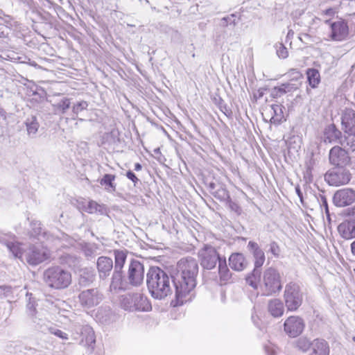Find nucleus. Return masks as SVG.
<instances>
[{"instance_id":"nucleus-32","label":"nucleus","mask_w":355,"mask_h":355,"mask_svg":"<svg viewBox=\"0 0 355 355\" xmlns=\"http://www.w3.org/2000/svg\"><path fill=\"white\" fill-rule=\"evenodd\" d=\"M32 322L35 324V327L44 334H47L49 326L51 324L49 320L40 318L39 315L33 316Z\"/></svg>"},{"instance_id":"nucleus-6","label":"nucleus","mask_w":355,"mask_h":355,"mask_svg":"<svg viewBox=\"0 0 355 355\" xmlns=\"http://www.w3.org/2000/svg\"><path fill=\"white\" fill-rule=\"evenodd\" d=\"M303 297V292L298 284L289 282L285 286L284 300L288 311L297 310L302 304Z\"/></svg>"},{"instance_id":"nucleus-11","label":"nucleus","mask_w":355,"mask_h":355,"mask_svg":"<svg viewBox=\"0 0 355 355\" xmlns=\"http://www.w3.org/2000/svg\"><path fill=\"white\" fill-rule=\"evenodd\" d=\"M324 139L325 142L336 143L345 148H349L355 150L354 147L351 146L346 135L343 133L336 128L334 124L327 125L324 131Z\"/></svg>"},{"instance_id":"nucleus-58","label":"nucleus","mask_w":355,"mask_h":355,"mask_svg":"<svg viewBox=\"0 0 355 355\" xmlns=\"http://www.w3.org/2000/svg\"><path fill=\"white\" fill-rule=\"evenodd\" d=\"M141 168H142V166H141V165L139 163H136L135 164V170L136 171H140L141 169Z\"/></svg>"},{"instance_id":"nucleus-38","label":"nucleus","mask_w":355,"mask_h":355,"mask_svg":"<svg viewBox=\"0 0 355 355\" xmlns=\"http://www.w3.org/2000/svg\"><path fill=\"white\" fill-rule=\"evenodd\" d=\"M212 195L221 201H227L230 198L229 192L223 186H219Z\"/></svg>"},{"instance_id":"nucleus-44","label":"nucleus","mask_w":355,"mask_h":355,"mask_svg":"<svg viewBox=\"0 0 355 355\" xmlns=\"http://www.w3.org/2000/svg\"><path fill=\"white\" fill-rule=\"evenodd\" d=\"M227 205L229 209L235 212L237 215H240L241 214L242 209L240 206L236 202L232 201L231 198H229L227 200Z\"/></svg>"},{"instance_id":"nucleus-41","label":"nucleus","mask_w":355,"mask_h":355,"mask_svg":"<svg viewBox=\"0 0 355 355\" xmlns=\"http://www.w3.org/2000/svg\"><path fill=\"white\" fill-rule=\"evenodd\" d=\"M277 55L279 58H286L288 55V51L282 43L277 44L276 46Z\"/></svg>"},{"instance_id":"nucleus-7","label":"nucleus","mask_w":355,"mask_h":355,"mask_svg":"<svg viewBox=\"0 0 355 355\" xmlns=\"http://www.w3.org/2000/svg\"><path fill=\"white\" fill-rule=\"evenodd\" d=\"M121 306L124 310L128 311H148L152 308L148 298L139 293L123 296Z\"/></svg>"},{"instance_id":"nucleus-13","label":"nucleus","mask_w":355,"mask_h":355,"mask_svg":"<svg viewBox=\"0 0 355 355\" xmlns=\"http://www.w3.org/2000/svg\"><path fill=\"white\" fill-rule=\"evenodd\" d=\"M198 254L202 267L207 270L213 269L217 262L219 263V260L223 259L212 246H205L199 251Z\"/></svg>"},{"instance_id":"nucleus-10","label":"nucleus","mask_w":355,"mask_h":355,"mask_svg":"<svg viewBox=\"0 0 355 355\" xmlns=\"http://www.w3.org/2000/svg\"><path fill=\"white\" fill-rule=\"evenodd\" d=\"M342 129L355 149V111L352 109H346L341 117Z\"/></svg>"},{"instance_id":"nucleus-19","label":"nucleus","mask_w":355,"mask_h":355,"mask_svg":"<svg viewBox=\"0 0 355 355\" xmlns=\"http://www.w3.org/2000/svg\"><path fill=\"white\" fill-rule=\"evenodd\" d=\"M114 265L111 258L101 256L98 258L96 268L100 279H106L110 275L112 270H114Z\"/></svg>"},{"instance_id":"nucleus-52","label":"nucleus","mask_w":355,"mask_h":355,"mask_svg":"<svg viewBox=\"0 0 355 355\" xmlns=\"http://www.w3.org/2000/svg\"><path fill=\"white\" fill-rule=\"evenodd\" d=\"M266 352L268 355H277V350L271 345H267L265 347Z\"/></svg>"},{"instance_id":"nucleus-22","label":"nucleus","mask_w":355,"mask_h":355,"mask_svg":"<svg viewBox=\"0 0 355 355\" xmlns=\"http://www.w3.org/2000/svg\"><path fill=\"white\" fill-rule=\"evenodd\" d=\"M248 264L244 255L241 253H233L229 258V265L234 270L242 271Z\"/></svg>"},{"instance_id":"nucleus-9","label":"nucleus","mask_w":355,"mask_h":355,"mask_svg":"<svg viewBox=\"0 0 355 355\" xmlns=\"http://www.w3.org/2000/svg\"><path fill=\"white\" fill-rule=\"evenodd\" d=\"M352 175L345 167H334L327 171L324 175L325 181L331 186L338 187L347 184Z\"/></svg>"},{"instance_id":"nucleus-14","label":"nucleus","mask_w":355,"mask_h":355,"mask_svg":"<svg viewBox=\"0 0 355 355\" xmlns=\"http://www.w3.org/2000/svg\"><path fill=\"white\" fill-rule=\"evenodd\" d=\"M78 297L83 306L91 308L102 301L103 294L97 288H91L82 291Z\"/></svg>"},{"instance_id":"nucleus-2","label":"nucleus","mask_w":355,"mask_h":355,"mask_svg":"<svg viewBox=\"0 0 355 355\" xmlns=\"http://www.w3.org/2000/svg\"><path fill=\"white\" fill-rule=\"evenodd\" d=\"M171 279L173 277L160 268L150 267L146 274V284L151 296L157 300H162L171 295Z\"/></svg>"},{"instance_id":"nucleus-3","label":"nucleus","mask_w":355,"mask_h":355,"mask_svg":"<svg viewBox=\"0 0 355 355\" xmlns=\"http://www.w3.org/2000/svg\"><path fill=\"white\" fill-rule=\"evenodd\" d=\"M44 284L55 290L67 288L71 283V272L59 266H53L46 268L42 276Z\"/></svg>"},{"instance_id":"nucleus-8","label":"nucleus","mask_w":355,"mask_h":355,"mask_svg":"<svg viewBox=\"0 0 355 355\" xmlns=\"http://www.w3.org/2000/svg\"><path fill=\"white\" fill-rule=\"evenodd\" d=\"M49 251L42 245H30L24 251V262L37 266L49 258Z\"/></svg>"},{"instance_id":"nucleus-57","label":"nucleus","mask_w":355,"mask_h":355,"mask_svg":"<svg viewBox=\"0 0 355 355\" xmlns=\"http://www.w3.org/2000/svg\"><path fill=\"white\" fill-rule=\"evenodd\" d=\"M324 13L327 15L331 16L334 14V10L332 8L327 9L324 11Z\"/></svg>"},{"instance_id":"nucleus-39","label":"nucleus","mask_w":355,"mask_h":355,"mask_svg":"<svg viewBox=\"0 0 355 355\" xmlns=\"http://www.w3.org/2000/svg\"><path fill=\"white\" fill-rule=\"evenodd\" d=\"M47 333H50L51 334L55 335V336L62 339V340H67L68 339V335L65 332H63L60 329H58L55 325H53L52 323L51 326H49V328L47 331Z\"/></svg>"},{"instance_id":"nucleus-31","label":"nucleus","mask_w":355,"mask_h":355,"mask_svg":"<svg viewBox=\"0 0 355 355\" xmlns=\"http://www.w3.org/2000/svg\"><path fill=\"white\" fill-rule=\"evenodd\" d=\"M218 274L220 280L223 284H226L232 277V273L227 267L225 257L222 260H219Z\"/></svg>"},{"instance_id":"nucleus-51","label":"nucleus","mask_w":355,"mask_h":355,"mask_svg":"<svg viewBox=\"0 0 355 355\" xmlns=\"http://www.w3.org/2000/svg\"><path fill=\"white\" fill-rule=\"evenodd\" d=\"M83 252L87 257H92L94 254V250L89 245H85L83 248Z\"/></svg>"},{"instance_id":"nucleus-33","label":"nucleus","mask_w":355,"mask_h":355,"mask_svg":"<svg viewBox=\"0 0 355 355\" xmlns=\"http://www.w3.org/2000/svg\"><path fill=\"white\" fill-rule=\"evenodd\" d=\"M95 279V274L93 270L85 269L82 271L79 282L81 285L87 286L92 284Z\"/></svg>"},{"instance_id":"nucleus-45","label":"nucleus","mask_w":355,"mask_h":355,"mask_svg":"<svg viewBox=\"0 0 355 355\" xmlns=\"http://www.w3.org/2000/svg\"><path fill=\"white\" fill-rule=\"evenodd\" d=\"M65 262L70 266H76L80 263V258L71 254H67Z\"/></svg>"},{"instance_id":"nucleus-63","label":"nucleus","mask_w":355,"mask_h":355,"mask_svg":"<svg viewBox=\"0 0 355 355\" xmlns=\"http://www.w3.org/2000/svg\"><path fill=\"white\" fill-rule=\"evenodd\" d=\"M263 96V92H259V97L261 98Z\"/></svg>"},{"instance_id":"nucleus-54","label":"nucleus","mask_w":355,"mask_h":355,"mask_svg":"<svg viewBox=\"0 0 355 355\" xmlns=\"http://www.w3.org/2000/svg\"><path fill=\"white\" fill-rule=\"evenodd\" d=\"M295 191L298 197L300 198L301 202L303 204V194L299 186H297L295 187Z\"/></svg>"},{"instance_id":"nucleus-50","label":"nucleus","mask_w":355,"mask_h":355,"mask_svg":"<svg viewBox=\"0 0 355 355\" xmlns=\"http://www.w3.org/2000/svg\"><path fill=\"white\" fill-rule=\"evenodd\" d=\"M299 40L305 44H309L312 42V37L307 33L301 34L299 36Z\"/></svg>"},{"instance_id":"nucleus-24","label":"nucleus","mask_w":355,"mask_h":355,"mask_svg":"<svg viewBox=\"0 0 355 355\" xmlns=\"http://www.w3.org/2000/svg\"><path fill=\"white\" fill-rule=\"evenodd\" d=\"M71 104V98L62 96L52 104L54 114L58 115L65 114L70 108Z\"/></svg>"},{"instance_id":"nucleus-43","label":"nucleus","mask_w":355,"mask_h":355,"mask_svg":"<svg viewBox=\"0 0 355 355\" xmlns=\"http://www.w3.org/2000/svg\"><path fill=\"white\" fill-rule=\"evenodd\" d=\"M269 250L268 252H270L275 257L278 258L280 255V248L277 242L272 241L269 244Z\"/></svg>"},{"instance_id":"nucleus-28","label":"nucleus","mask_w":355,"mask_h":355,"mask_svg":"<svg viewBox=\"0 0 355 355\" xmlns=\"http://www.w3.org/2000/svg\"><path fill=\"white\" fill-rule=\"evenodd\" d=\"M268 310L273 317L279 318L284 313V306L279 299H272L268 302Z\"/></svg>"},{"instance_id":"nucleus-16","label":"nucleus","mask_w":355,"mask_h":355,"mask_svg":"<svg viewBox=\"0 0 355 355\" xmlns=\"http://www.w3.org/2000/svg\"><path fill=\"white\" fill-rule=\"evenodd\" d=\"M329 162L335 167H345L350 162L347 152L340 146H334L329 151Z\"/></svg>"},{"instance_id":"nucleus-60","label":"nucleus","mask_w":355,"mask_h":355,"mask_svg":"<svg viewBox=\"0 0 355 355\" xmlns=\"http://www.w3.org/2000/svg\"><path fill=\"white\" fill-rule=\"evenodd\" d=\"M352 252L355 254V241L351 244Z\"/></svg>"},{"instance_id":"nucleus-64","label":"nucleus","mask_w":355,"mask_h":355,"mask_svg":"<svg viewBox=\"0 0 355 355\" xmlns=\"http://www.w3.org/2000/svg\"><path fill=\"white\" fill-rule=\"evenodd\" d=\"M352 339L355 342V336H354Z\"/></svg>"},{"instance_id":"nucleus-56","label":"nucleus","mask_w":355,"mask_h":355,"mask_svg":"<svg viewBox=\"0 0 355 355\" xmlns=\"http://www.w3.org/2000/svg\"><path fill=\"white\" fill-rule=\"evenodd\" d=\"M6 287L0 286V298L4 297L6 295Z\"/></svg>"},{"instance_id":"nucleus-21","label":"nucleus","mask_w":355,"mask_h":355,"mask_svg":"<svg viewBox=\"0 0 355 355\" xmlns=\"http://www.w3.org/2000/svg\"><path fill=\"white\" fill-rule=\"evenodd\" d=\"M248 248L253 255L254 266L257 268H261L266 259L264 252L256 242L252 241L248 242Z\"/></svg>"},{"instance_id":"nucleus-47","label":"nucleus","mask_w":355,"mask_h":355,"mask_svg":"<svg viewBox=\"0 0 355 355\" xmlns=\"http://www.w3.org/2000/svg\"><path fill=\"white\" fill-rule=\"evenodd\" d=\"M318 200L320 204L321 208L322 209L324 207V209L325 210V213L329 216V208H328L327 200V198H325V196L320 194L319 196V197L318 198Z\"/></svg>"},{"instance_id":"nucleus-5","label":"nucleus","mask_w":355,"mask_h":355,"mask_svg":"<svg viewBox=\"0 0 355 355\" xmlns=\"http://www.w3.org/2000/svg\"><path fill=\"white\" fill-rule=\"evenodd\" d=\"M114 257V267L111 277L110 290L117 292L125 289L123 268L127 259L126 250H115L113 251Z\"/></svg>"},{"instance_id":"nucleus-46","label":"nucleus","mask_w":355,"mask_h":355,"mask_svg":"<svg viewBox=\"0 0 355 355\" xmlns=\"http://www.w3.org/2000/svg\"><path fill=\"white\" fill-rule=\"evenodd\" d=\"M101 207H102L101 205L98 204L96 202L90 201L88 203L87 209L89 213L92 214V213H95L97 211H101Z\"/></svg>"},{"instance_id":"nucleus-26","label":"nucleus","mask_w":355,"mask_h":355,"mask_svg":"<svg viewBox=\"0 0 355 355\" xmlns=\"http://www.w3.org/2000/svg\"><path fill=\"white\" fill-rule=\"evenodd\" d=\"M311 355H329V347L328 343L323 339H315L311 343Z\"/></svg>"},{"instance_id":"nucleus-53","label":"nucleus","mask_w":355,"mask_h":355,"mask_svg":"<svg viewBox=\"0 0 355 355\" xmlns=\"http://www.w3.org/2000/svg\"><path fill=\"white\" fill-rule=\"evenodd\" d=\"M216 187H217L216 184L213 182H209L208 184V189H209V192L211 194H213L214 193V191L217 189Z\"/></svg>"},{"instance_id":"nucleus-4","label":"nucleus","mask_w":355,"mask_h":355,"mask_svg":"<svg viewBox=\"0 0 355 355\" xmlns=\"http://www.w3.org/2000/svg\"><path fill=\"white\" fill-rule=\"evenodd\" d=\"M259 288L264 296L278 294L282 289V277L279 271L272 267L266 269Z\"/></svg>"},{"instance_id":"nucleus-12","label":"nucleus","mask_w":355,"mask_h":355,"mask_svg":"<svg viewBox=\"0 0 355 355\" xmlns=\"http://www.w3.org/2000/svg\"><path fill=\"white\" fill-rule=\"evenodd\" d=\"M144 266L137 259H132L128 263L127 277L129 283L133 286H139L144 282Z\"/></svg>"},{"instance_id":"nucleus-42","label":"nucleus","mask_w":355,"mask_h":355,"mask_svg":"<svg viewBox=\"0 0 355 355\" xmlns=\"http://www.w3.org/2000/svg\"><path fill=\"white\" fill-rule=\"evenodd\" d=\"M31 227L33 233L35 236L45 235V232H43L41 223L39 221H33L31 223Z\"/></svg>"},{"instance_id":"nucleus-48","label":"nucleus","mask_w":355,"mask_h":355,"mask_svg":"<svg viewBox=\"0 0 355 355\" xmlns=\"http://www.w3.org/2000/svg\"><path fill=\"white\" fill-rule=\"evenodd\" d=\"M28 314L33 318V316L37 315L35 312V302L30 301L26 306Z\"/></svg>"},{"instance_id":"nucleus-55","label":"nucleus","mask_w":355,"mask_h":355,"mask_svg":"<svg viewBox=\"0 0 355 355\" xmlns=\"http://www.w3.org/2000/svg\"><path fill=\"white\" fill-rule=\"evenodd\" d=\"M294 35V31L291 29L288 30L287 35H286V40H291Z\"/></svg>"},{"instance_id":"nucleus-49","label":"nucleus","mask_w":355,"mask_h":355,"mask_svg":"<svg viewBox=\"0 0 355 355\" xmlns=\"http://www.w3.org/2000/svg\"><path fill=\"white\" fill-rule=\"evenodd\" d=\"M126 177L130 180L135 185H136L139 182V180L138 178L135 175V174L132 171H128L126 173Z\"/></svg>"},{"instance_id":"nucleus-15","label":"nucleus","mask_w":355,"mask_h":355,"mask_svg":"<svg viewBox=\"0 0 355 355\" xmlns=\"http://www.w3.org/2000/svg\"><path fill=\"white\" fill-rule=\"evenodd\" d=\"M304 327L305 324L303 319L299 316H290L284 324V331L292 338H295L301 334Z\"/></svg>"},{"instance_id":"nucleus-35","label":"nucleus","mask_w":355,"mask_h":355,"mask_svg":"<svg viewBox=\"0 0 355 355\" xmlns=\"http://www.w3.org/2000/svg\"><path fill=\"white\" fill-rule=\"evenodd\" d=\"M295 88L292 84L285 83L279 87H275L272 92V96L275 98L279 97L288 92H291L293 89Z\"/></svg>"},{"instance_id":"nucleus-27","label":"nucleus","mask_w":355,"mask_h":355,"mask_svg":"<svg viewBox=\"0 0 355 355\" xmlns=\"http://www.w3.org/2000/svg\"><path fill=\"white\" fill-rule=\"evenodd\" d=\"M245 280L252 288L258 289L262 281L261 268H257L254 266L253 270L246 276Z\"/></svg>"},{"instance_id":"nucleus-29","label":"nucleus","mask_w":355,"mask_h":355,"mask_svg":"<svg viewBox=\"0 0 355 355\" xmlns=\"http://www.w3.org/2000/svg\"><path fill=\"white\" fill-rule=\"evenodd\" d=\"M116 176L112 174H105L103 177L99 180L101 186L104 187L105 189L110 193L114 192L116 189V184L114 182Z\"/></svg>"},{"instance_id":"nucleus-34","label":"nucleus","mask_w":355,"mask_h":355,"mask_svg":"<svg viewBox=\"0 0 355 355\" xmlns=\"http://www.w3.org/2000/svg\"><path fill=\"white\" fill-rule=\"evenodd\" d=\"M307 78L309 85L315 88L320 81V76L319 71L315 69H309L306 72Z\"/></svg>"},{"instance_id":"nucleus-25","label":"nucleus","mask_w":355,"mask_h":355,"mask_svg":"<svg viewBox=\"0 0 355 355\" xmlns=\"http://www.w3.org/2000/svg\"><path fill=\"white\" fill-rule=\"evenodd\" d=\"M24 124L26 128L27 135L31 138H35L40 128V123L35 115H29L26 117Z\"/></svg>"},{"instance_id":"nucleus-17","label":"nucleus","mask_w":355,"mask_h":355,"mask_svg":"<svg viewBox=\"0 0 355 355\" xmlns=\"http://www.w3.org/2000/svg\"><path fill=\"white\" fill-rule=\"evenodd\" d=\"M325 23L330 24V37L332 40L343 41L347 38L349 28L347 24L344 20H338L332 23L329 20H326Z\"/></svg>"},{"instance_id":"nucleus-1","label":"nucleus","mask_w":355,"mask_h":355,"mask_svg":"<svg viewBox=\"0 0 355 355\" xmlns=\"http://www.w3.org/2000/svg\"><path fill=\"white\" fill-rule=\"evenodd\" d=\"M198 264L192 257L181 259L177 265V272L172 282L175 288V306H180L190 300L189 295L196 286Z\"/></svg>"},{"instance_id":"nucleus-20","label":"nucleus","mask_w":355,"mask_h":355,"mask_svg":"<svg viewBox=\"0 0 355 355\" xmlns=\"http://www.w3.org/2000/svg\"><path fill=\"white\" fill-rule=\"evenodd\" d=\"M80 330L83 336L80 342L85 347H87L88 352L91 354L94 349L96 343L94 331L93 329L88 325L82 327Z\"/></svg>"},{"instance_id":"nucleus-23","label":"nucleus","mask_w":355,"mask_h":355,"mask_svg":"<svg viewBox=\"0 0 355 355\" xmlns=\"http://www.w3.org/2000/svg\"><path fill=\"white\" fill-rule=\"evenodd\" d=\"M338 231L345 239L355 237V220H346L341 223L338 227Z\"/></svg>"},{"instance_id":"nucleus-18","label":"nucleus","mask_w":355,"mask_h":355,"mask_svg":"<svg viewBox=\"0 0 355 355\" xmlns=\"http://www.w3.org/2000/svg\"><path fill=\"white\" fill-rule=\"evenodd\" d=\"M336 206L343 207L355 201V191L352 189H343L336 191L333 198Z\"/></svg>"},{"instance_id":"nucleus-36","label":"nucleus","mask_w":355,"mask_h":355,"mask_svg":"<svg viewBox=\"0 0 355 355\" xmlns=\"http://www.w3.org/2000/svg\"><path fill=\"white\" fill-rule=\"evenodd\" d=\"M88 105V103L85 101H78L73 103L71 107L72 119H76L80 112L87 109Z\"/></svg>"},{"instance_id":"nucleus-62","label":"nucleus","mask_w":355,"mask_h":355,"mask_svg":"<svg viewBox=\"0 0 355 355\" xmlns=\"http://www.w3.org/2000/svg\"><path fill=\"white\" fill-rule=\"evenodd\" d=\"M353 168L355 169V158L354 160L353 161Z\"/></svg>"},{"instance_id":"nucleus-61","label":"nucleus","mask_w":355,"mask_h":355,"mask_svg":"<svg viewBox=\"0 0 355 355\" xmlns=\"http://www.w3.org/2000/svg\"><path fill=\"white\" fill-rule=\"evenodd\" d=\"M351 214H352V216L355 217V207L352 208V211H351Z\"/></svg>"},{"instance_id":"nucleus-30","label":"nucleus","mask_w":355,"mask_h":355,"mask_svg":"<svg viewBox=\"0 0 355 355\" xmlns=\"http://www.w3.org/2000/svg\"><path fill=\"white\" fill-rule=\"evenodd\" d=\"M6 245L10 252L13 255L14 257L19 259L24 262V249L21 247V244L17 242L8 241L6 243Z\"/></svg>"},{"instance_id":"nucleus-59","label":"nucleus","mask_w":355,"mask_h":355,"mask_svg":"<svg viewBox=\"0 0 355 355\" xmlns=\"http://www.w3.org/2000/svg\"><path fill=\"white\" fill-rule=\"evenodd\" d=\"M6 112L3 108L0 107V116L6 118Z\"/></svg>"},{"instance_id":"nucleus-37","label":"nucleus","mask_w":355,"mask_h":355,"mask_svg":"<svg viewBox=\"0 0 355 355\" xmlns=\"http://www.w3.org/2000/svg\"><path fill=\"white\" fill-rule=\"evenodd\" d=\"M311 343L312 342L306 338L301 337L296 340L295 346L298 349L302 352H306L311 347Z\"/></svg>"},{"instance_id":"nucleus-40","label":"nucleus","mask_w":355,"mask_h":355,"mask_svg":"<svg viewBox=\"0 0 355 355\" xmlns=\"http://www.w3.org/2000/svg\"><path fill=\"white\" fill-rule=\"evenodd\" d=\"M272 109L273 110L275 116L271 118V120H273L274 123H280L284 117L281 114L282 113L281 106L278 105H272Z\"/></svg>"}]
</instances>
